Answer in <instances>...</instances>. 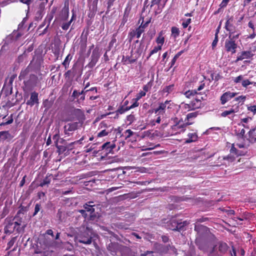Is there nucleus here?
<instances>
[{
	"label": "nucleus",
	"instance_id": "1",
	"mask_svg": "<svg viewBox=\"0 0 256 256\" xmlns=\"http://www.w3.org/2000/svg\"><path fill=\"white\" fill-rule=\"evenodd\" d=\"M93 233L90 228L84 227L81 228L80 233L75 237V242H77L84 244H89L92 242Z\"/></svg>",
	"mask_w": 256,
	"mask_h": 256
},
{
	"label": "nucleus",
	"instance_id": "2",
	"mask_svg": "<svg viewBox=\"0 0 256 256\" xmlns=\"http://www.w3.org/2000/svg\"><path fill=\"white\" fill-rule=\"evenodd\" d=\"M245 128H248L244 124H238L234 128V134L236 136L237 138L242 141L241 144H236V146L240 148H244L246 146V135H245Z\"/></svg>",
	"mask_w": 256,
	"mask_h": 256
},
{
	"label": "nucleus",
	"instance_id": "3",
	"mask_svg": "<svg viewBox=\"0 0 256 256\" xmlns=\"http://www.w3.org/2000/svg\"><path fill=\"white\" fill-rule=\"evenodd\" d=\"M164 34V32L163 31H161L158 33L155 40L156 45L150 50L148 58L162 50V46L165 42V38Z\"/></svg>",
	"mask_w": 256,
	"mask_h": 256
},
{
	"label": "nucleus",
	"instance_id": "4",
	"mask_svg": "<svg viewBox=\"0 0 256 256\" xmlns=\"http://www.w3.org/2000/svg\"><path fill=\"white\" fill-rule=\"evenodd\" d=\"M173 106L174 104L170 100H166L160 103L158 108L154 110V114L164 115L166 110L171 108Z\"/></svg>",
	"mask_w": 256,
	"mask_h": 256
},
{
	"label": "nucleus",
	"instance_id": "5",
	"mask_svg": "<svg viewBox=\"0 0 256 256\" xmlns=\"http://www.w3.org/2000/svg\"><path fill=\"white\" fill-rule=\"evenodd\" d=\"M192 122H186L184 123L182 120L178 123L176 124L172 125L171 128L174 134L180 133L184 132L186 130V127L192 124Z\"/></svg>",
	"mask_w": 256,
	"mask_h": 256
},
{
	"label": "nucleus",
	"instance_id": "6",
	"mask_svg": "<svg viewBox=\"0 0 256 256\" xmlns=\"http://www.w3.org/2000/svg\"><path fill=\"white\" fill-rule=\"evenodd\" d=\"M238 106H234L228 110L224 111L221 113L220 115L222 117H226L228 116L230 118H234L235 116V114L239 112Z\"/></svg>",
	"mask_w": 256,
	"mask_h": 256
},
{
	"label": "nucleus",
	"instance_id": "7",
	"mask_svg": "<svg viewBox=\"0 0 256 256\" xmlns=\"http://www.w3.org/2000/svg\"><path fill=\"white\" fill-rule=\"evenodd\" d=\"M237 94L236 92L230 91L224 92L220 97V102L222 104H224L226 102L230 100Z\"/></svg>",
	"mask_w": 256,
	"mask_h": 256
},
{
	"label": "nucleus",
	"instance_id": "8",
	"mask_svg": "<svg viewBox=\"0 0 256 256\" xmlns=\"http://www.w3.org/2000/svg\"><path fill=\"white\" fill-rule=\"evenodd\" d=\"M254 55L252 50L243 51L238 54L236 61L242 60L244 59L250 58Z\"/></svg>",
	"mask_w": 256,
	"mask_h": 256
},
{
	"label": "nucleus",
	"instance_id": "9",
	"mask_svg": "<svg viewBox=\"0 0 256 256\" xmlns=\"http://www.w3.org/2000/svg\"><path fill=\"white\" fill-rule=\"evenodd\" d=\"M78 126V123L72 122L64 126V131L66 134H69L70 132L76 130Z\"/></svg>",
	"mask_w": 256,
	"mask_h": 256
},
{
	"label": "nucleus",
	"instance_id": "10",
	"mask_svg": "<svg viewBox=\"0 0 256 256\" xmlns=\"http://www.w3.org/2000/svg\"><path fill=\"white\" fill-rule=\"evenodd\" d=\"M225 46L226 50L228 52H231L232 54L236 52V44L232 40H226V42Z\"/></svg>",
	"mask_w": 256,
	"mask_h": 256
},
{
	"label": "nucleus",
	"instance_id": "11",
	"mask_svg": "<svg viewBox=\"0 0 256 256\" xmlns=\"http://www.w3.org/2000/svg\"><path fill=\"white\" fill-rule=\"evenodd\" d=\"M198 105L194 106H190V104L182 103L180 105V110L184 113H186L188 111H190L192 110H194L195 109L198 108Z\"/></svg>",
	"mask_w": 256,
	"mask_h": 256
},
{
	"label": "nucleus",
	"instance_id": "12",
	"mask_svg": "<svg viewBox=\"0 0 256 256\" xmlns=\"http://www.w3.org/2000/svg\"><path fill=\"white\" fill-rule=\"evenodd\" d=\"M38 103V94L36 92H33L31 94L30 99L28 100L26 104L30 106H34Z\"/></svg>",
	"mask_w": 256,
	"mask_h": 256
},
{
	"label": "nucleus",
	"instance_id": "13",
	"mask_svg": "<svg viewBox=\"0 0 256 256\" xmlns=\"http://www.w3.org/2000/svg\"><path fill=\"white\" fill-rule=\"evenodd\" d=\"M155 118L152 120L151 124L152 125L154 126L156 124H159L164 118V115L160 114H155Z\"/></svg>",
	"mask_w": 256,
	"mask_h": 256
},
{
	"label": "nucleus",
	"instance_id": "14",
	"mask_svg": "<svg viewBox=\"0 0 256 256\" xmlns=\"http://www.w3.org/2000/svg\"><path fill=\"white\" fill-rule=\"evenodd\" d=\"M84 210H82L80 211V212L83 215H85L86 212H90V214H92L94 210L92 205L88 204H87L84 206Z\"/></svg>",
	"mask_w": 256,
	"mask_h": 256
},
{
	"label": "nucleus",
	"instance_id": "15",
	"mask_svg": "<svg viewBox=\"0 0 256 256\" xmlns=\"http://www.w3.org/2000/svg\"><path fill=\"white\" fill-rule=\"evenodd\" d=\"M69 10L68 8H64L62 10V14L60 17V22H64L68 18Z\"/></svg>",
	"mask_w": 256,
	"mask_h": 256
},
{
	"label": "nucleus",
	"instance_id": "16",
	"mask_svg": "<svg viewBox=\"0 0 256 256\" xmlns=\"http://www.w3.org/2000/svg\"><path fill=\"white\" fill-rule=\"evenodd\" d=\"M188 136V138L186 140V143L196 142L198 139V136L196 132L189 133Z\"/></svg>",
	"mask_w": 256,
	"mask_h": 256
},
{
	"label": "nucleus",
	"instance_id": "17",
	"mask_svg": "<svg viewBox=\"0 0 256 256\" xmlns=\"http://www.w3.org/2000/svg\"><path fill=\"white\" fill-rule=\"evenodd\" d=\"M113 128H107L106 129L102 130L98 134V137L102 138L107 136L109 133L111 132Z\"/></svg>",
	"mask_w": 256,
	"mask_h": 256
},
{
	"label": "nucleus",
	"instance_id": "18",
	"mask_svg": "<svg viewBox=\"0 0 256 256\" xmlns=\"http://www.w3.org/2000/svg\"><path fill=\"white\" fill-rule=\"evenodd\" d=\"M10 134L8 131H2L0 132V140H5L6 139L10 138Z\"/></svg>",
	"mask_w": 256,
	"mask_h": 256
},
{
	"label": "nucleus",
	"instance_id": "19",
	"mask_svg": "<svg viewBox=\"0 0 256 256\" xmlns=\"http://www.w3.org/2000/svg\"><path fill=\"white\" fill-rule=\"evenodd\" d=\"M248 141L250 142H256V132L252 134L251 136L250 134V131L248 133V136H246V142Z\"/></svg>",
	"mask_w": 256,
	"mask_h": 256
},
{
	"label": "nucleus",
	"instance_id": "20",
	"mask_svg": "<svg viewBox=\"0 0 256 256\" xmlns=\"http://www.w3.org/2000/svg\"><path fill=\"white\" fill-rule=\"evenodd\" d=\"M228 246L226 243H221L219 244L218 250L220 254L224 253L226 251Z\"/></svg>",
	"mask_w": 256,
	"mask_h": 256
},
{
	"label": "nucleus",
	"instance_id": "21",
	"mask_svg": "<svg viewBox=\"0 0 256 256\" xmlns=\"http://www.w3.org/2000/svg\"><path fill=\"white\" fill-rule=\"evenodd\" d=\"M98 56L97 54H95L94 52H92V60L90 64L94 66L96 64L98 59Z\"/></svg>",
	"mask_w": 256,
	"mask_h": 256
},
{
	"label": "nucleus",
	"instance_id": "22",
	"mask_svg": "<svg viewBox=\"0 0 256 256\" xmlns=\"http://www.w3.org/2000/svg\"><path fill=\"white\" fill-rule=\"evenodd\" d=\"M196 94L197 92L195 90H191L186 92L184 94L186 97L190 98L192 96H194Z\"/></svg>",
	"mask_w": 256,
	"mask_h": 256
},
{
	"label": "nucleus",
	"instance_id": "23",
	"mask_svg": "<svg viewBox=\"0 0 256 256\" xmlns=\"http://www.w3.org/2000/svg\"><path fill=\"white\" fill-rule=\"evenodd\" d=\"M247 110L248 112H252L253 114H256V105H248Z\"/></svg>",
	"mask_w": 256,
	"mask_h": 256
},
{
	"label": "nucleus",
	"instance_id": "24",
	"mask_svg": "<svg viewBox=\"0 0 256 256\" xmlns=\"http://www.w3.org/2000/svg\"><path fill=\"white\" fill-rule=\"evenodd\" d=\"M172 34L174 37H177L180 34V30L178 28L176 27H172Z\"/></svg>",
	"mask_w": 256,
	"mask_h": 256
},
{
	"label": "nucleus",
	"instance_id": "25",
	"mask_svg": "<svg viewBox=\"0 0 256 256\" xmlns=\"http://www.w3.org/2000/svg\"><path fill=\"white\" fill-rule=\"evenodd\" d=\"M182 120V119L178 118L176 117L172 118L170 120V123L172 125H174L178 124V122Z\"/></svg>",
	"mask_w": 256,
	"mask_h": 256
},
{
	"label": "nucleus",
	"instance_id": "26",
	"mask_svg": "<svg viewBox=\"0 0 256 256\" xmlns=\"http://www.w3.org/2000/svg\"><path fill=\"white\" fill-rule=\"evenodd\" d=\"M244 76L242 75H240L239 76L233 78V81L234 83L238 84L240 82H242L244 80Z\"/></svg>",
	"mask_w": 256,
	"mask_h": 256
},
{
	"label": "nucleus",
	"instance_id": "27",
	"mask_svg": "<svg viewBox=\"0 0 256 256\" xmlns=\"http://www.w3.org/2000/svg\"><path fill=\"white\" fill-rule=\"evenodd\" d=\"M198 116L197 112H192L188 114L186 116V118L188 120H192L193 118H195Z\"/></svg>",
	"mask_w": 256,
	"mask_h": 256
},
{
	"label": "nucleus",
	"instance_id": "28",
	"mask_svg": "<svg viewBox=\"0 0 256 256\" xmlns=\"http://www.w3.org/2000/svg\"><path fill=\"white\" fill-rule=\"evenodd\" d=\"M190 104V106H194L198 105V108L200 106L201 102H200V100H198L197 98H196L195 100L194 101L192 102Z\"/></svg>",
	"mask_w": 256,
	"mask_h": 256
},
{
	"label": "nucleus",
	"instance_id": "29",
	"mask_svg": "<svg viewBox=\"0 0 256 256\" xmlns=\"http://www.w3.org/2000/svg\"><path fill=\"white\" fill-rule=\"evenodd\" d=\"M72 20V18L68 22L64 23L62 24V28L64 30H67L70 25V24Z\"/></svg>",
	"mask_w": 256,
	"mask_h": 256
},
{
	"label": "nucleus",
	"instance_id": "30",
	"mask_svg": "<svg viewBox=\"0 0 256 256\" xmlns=\"http://www.w3.org/2000/svg\"><path fill=\"white\" fill-rule=\"evenodd\" d=\"M234 100L236 101H238V102H242V104L246 100V96H240L236 98Z\"/></svg>",
	"mask_w": 256,
	"mask_h": 256
},
{
	"label": "nucleus",
	"instance_id": "31",
	"mask_svg": "<svg viewBox=\"0 0 256 256\" xmlns=\"http://www.w3.org/2000/svg\"><path fill=\"white\" fill-rule=\"evenodd\" d=\"M191 22V18L184 20L182 22V26L184 28H186L188 24Z\"/></svg>",
	"mask_w": 256,
	"mask_h": 256
},
{
	"label": "nucleus",
	"instance_id": "32",
	"mask_svg": "<svg viewBox=\"0 0 256 256\" xmlns=\"http://www.w3.org/2000/svg\"><path fill=\"white\" fill-rule=\"evenodd\" d=\"M174 88V85H170L168 86H166L164 88L163 91L165 92L170 93V92Z\"/></svg>",
	"mask_w": 256,
	"mask_h": 256
},
{
	"label": "nucleus",
	"instance_id": "33",
	"mask_svg": "<svg viewBox=\"0 0 256 256\" xmlns=\"http://www.w3.org/2000/svg\"><path fill=\"white\" fill-rule=\"evenodd\" d=\"M134 120V115L130 114L126 117V122L128 124H132Z\"/></svg>",
	"mask_w": 256,
	"mask_h": 256
},
{
	"label": "nucleus",
	"instance_id": "34",
	"mask_svg": "<svg viewBox=\"0 0 256 256\" xmlns=\"http://www.w3.org/2000/svg\"><path fill=\"white\" fill-rule=\"evenodd\" d=\"M146 96V92L141 91L136 96V100H140L142 96Z\"/></svg>",
	"mask_w": 256,
	"mask_h": 256
},
{
	"label": "nucleus",
	"instance_id": "35",
	"mask_svg": "<svg viewBox=\"0 0 256 256\" xmlns=\"http://www.w3.org/2000/svg\"><path fill=\"white\" fill-rule=\"evenodd\" d=\"M251 84H252V82L248 80H244L242 82V85L244 88Z\"/></svg>",
	"mask_w": 256,
	"mask_h": 256
},
{
	"label": "nucleus",
	"instance_id": "36",
	"mask_svg": "<svg viewBox=\"0 0 256 256\" xmlns=\"http://www.w3.org/2000/svg\"><path fill=\"white\" fill-rule=\"evenodd\" d=\"M138 100H136V98H134L132 100L133 104L130 106L128 109L133 108H134L137 107L139 105V103L138 102Z\"/></svg>",
	"mask_w": 256,
	"mask_h": 256
},
{
	"label": "nucleus",
	"instance_id": "37",
	"mask_svg": "<svg viewBox=\"0 0 256 256\" xmlns=\"http://www.w3.org/2000/svg\"><path fill=\"white\" fill-rule=\"evenodd\" d=\"M230 2V0H222L220 4V8H225L228 2Z\"/></svg>",
	"mask_w": 256,
	"mask_h": 256
},
{
	"label": "nucleus",
	"instance_id": "38",
	"mask_svg": "<svg viewBox=\"0 0 256 256\" xmlns=\"http://www.w3.org/2000/svg\"><path fill=\"white\" fill-rule=\"evenodd\" d=\"M12 224H10L8 226H6L4 228V232L6 234L8 233H12V230H9L10 228V226Z\"/></svg>",
	"mask_w": 256,
	"mask_h": 256
},
{
	"label": "nucleus",
	"instance_id": "39",
	"mask_svg": "<svg viewBox=\"0 0 256 256\" xmlns=\"http://www.w3.org/2000/svg\"><path fill=\"white\" fill-rule=\"evenodd\" d=\"M124 133L126 138L131 136L134 134L133 132L130 130H127Z\"/></svg>",
	"mask_w": 256,
	"mask_h": 256
},
{
	"label": "nucleus",
	"instance_id": "40",
	"mask_svg": "<svg viewBox=\"0 0 256 256\" xmlns=\"http://www.w3.org/2000/svg\"><path fill=\"white\" fill-rule=\"evenodd\" d=\"M112 130L114 131V132H116V136H120L122 129L120 127H118L117 128H113Z\"/></svg>",
	"mask_w": 256,
	"mask_h": 256
},
{
	"label": "nucleus",
	"instance_id": "41",
	"mask_svg": "<svg viewBox=\"0 0 256 256\" xmlns=\"http://www.w3.org/2000/svg\"><path fill=\"white\" fill-rule=\"evenodd\" d=\"M70 56V54L66 56V58L64 62L62 63L63 65L64 66L66 67V65L69 64V62L70 60V59L69 58Z\"/></svg>",
	"mask_w": 256,
	"mask_h": 256
},
{
	"label": "nucleus",
	"instance_id": "42",
	"mask_svg": "<svg viewBox=\"0 0 256 256\" xmlns=\"http://www.w3.org/2000/svg\"><path fill=\"white\" fill-rule=\"evenodd\" d=\"M230 153L234 154H239V153L236 151V148L234 147V145L233 144L230 149Z\"/></svg>",
	"mask_w": 256,
	"mask_h": 256
},
{
	"label": "nucleus",
	"instance_id": "43",
	"mask_svg": "<svg viewBox=\"0 0 256 256\" xmlns=\"http://www.w3.org/2000/svg\"><path fill=\"white\" fill-rule=\"evenodd\" d=\"M251 120V118H242L240 122V124H244L248 123L249 122V120Z\"/></svg>",
	"mask_w": 256,
	"mask_h": 256
},
{
	"label": "nucleus",
	"instance_id": "44",
	"mask_svg": "<svg viewBox=\"0 0 256 256\" xmlns=\"http://www.w3.org/2000/svg\"><path fill=\"white\" fill-rule=\"evenodd\" d=\"M40 210V206L38 204H36V205L35 208H34V215L36 214L39 212Z\"/></svg>",
	"mask_w": 256,
	"mask_h": 256
},
{
	"label": "nucleus",
	"instance_id": "45",
	"mask_svg": "<svg viewBox=\"0 0 256 256\" xmlns=\"http://www.w3.org/2000/svg\"><path fill=\"white\" fill-rule=\"evenodd\" d=\"M12 122H13V119H12V118H11L8 121H7L6 122L0 124V125L2 126V125H6V124H10Z\"/></svg>",
	"mask_w": 256,
	"mask_h": 256
},
{
	"label": "nucleus",
	"instance_id": "46",
	"mask_svg": "<svg viewBox=\"0 0 256 256\" xmlns=\"http://www.w3.org/2000/svg\"><path fill=\"white\" fill-rule=\"evenodd\" d=\"M142 32L140 30H137L136 31V36L137 38H139L141 35Z\"/></svg>",
	"mask_w": 256,
	"mask_h": 256
},
{
	"label": "nucleus",
	"instance_id": "47",
	"mask_svg": "<svg viewBox=\"0 0 256 256\" xmlns=\"http://www.w3.org/2000/svg\"><path fill=\"white\" fill-rule=\"evenodd\" d=\"M21 2L26 4L28 5H29L31 2V0H20Z\"/></svg>",
	"mask_w": 256,
	"mask_h": 256
},
{
	"label": "nucleus",
	"instance_id": "48",
	"mask_svg": "<svg viewBox=\"0 0 256 256\" xmlns=\"http://www.w3.org/2000/svg\"><path fill=\"white\" fill-rule=\"evenodd\" d=\"M230 20H228L226 23V26H225V27H226V28L228 30H229V24H230Z\"/></svg>",
	"mask_w": 256,
	"mask_h": 256
},
{
	"label": "nucleus",
	"instance_id": "49",
	"mask_svg": "<svg viewBox=\"0 0 256 256\" xmlns=\"http://www.w3.org/2000/svg\"><path fill=\"white\" fill-rule=\"evenodd\" d=\"M255 132H256V127L252 129V130H250V136H251L252 134L254 133Z\"/></svg>",
	"mask_w": 256,
	"mask_h": 256
},
{
	"label": "nucleus",
	"instance_id": "50",
	"mask_svg": "<svg viewBox=\"0 0 256 256\" xmlns=\"http://www.w3.org/2000/svg\"><path fill=\"white\" fill-rule=\"evenodd\" d=\"M227 212H228V215H232V214H234V210H228L227 211Z\"/></svg>",
	"mask_w": 256,
	"mask_h": 256
},
{
	"label": "nucleus",
	"instance_id": "51",
	"mask_svg": "<svg viewBox=\"0 0 256 256\" xmlns=\"http://www.w3.org/2000/svg\"><path fill=\"white\" fill-rule=\"evenodd\" d=\"M217 42H218V40L216 38L212 42V46H214L216 44Z\"/></svg>",
	"mask_w": 256,
	"mask_h": 256
},
{
	"label": "nucleus",
	"instance_id": "52",
	"mask_svg": "<svg viewBox=\"0 0 256 256\" xmlns=\"http://www.w3.org/2000/svg\"><path fill=\"white\" fill-rule=\"evenodd\" d=\"M128 16V14H126V12H124V21L125 22L127 20V18Z\"/></svg>",
	"mask_w": 256,
	"mask_h": 256
},
{
	"label": "nucleus",
	"instance_id": "53",
	"mask_svg": "<svg viewBox=\"0 0 256 256\" xmlns=\"http://www.w3.org/2000/svg\"><path fill=\"white\" fill-rule=\"evenodd\" d=\"M204 88V84H201L198 88V91H200V90H202V89H203Z\"/></svg>",
	"mask_w": 256,
	"mask_h": 256
},
{
	"label": "nucleus",
	"instance_id": "54",
	"mask_svg": "<svg viewBox=\"0 0 256 256\" xmlns=\"http://www.w3.org/2000/svg\"><path fill=\"white\" fill-rule=\"evenodd\" d=\"M182 52H180L174 56V60H176L181 54Z\"/></svg>",
	"mask_w": 256,
	"mask_h": 256
},
{
	"label": "nucleus",
	"instance_id": "55",
	"mask_svg": "<svg viewBox=\"0 0 256 256\" xmlns=\"http://www.w3.org/2000/svg\"><path fill=\"white\" fill-rule=\"evenodd\" d=\"M143 89H144V91H143V92H148V86H144V88H143Z\"/></svg>",
	"mask_w": 256,
	"mask_h": 256
},
{
	"label": "nucleus",
	"instance_id": "56",
	"mask_svg": "<svg viewBox=\"0 0 256 256\" xmlns=\"http://www.w3.org/2000/svg\"><path fill=\"white\" fill-rule=\"evenodd\" d=\"M84 140V137H82L80 140L76 141L74 142V144H77L80 142Z\"/></svg>",
	"mask_w": 256,
	"mask_h": 256
},
{
	"label": "nucleus",
	"instance_id": "57",
	"mask_svg": "<svg viewBox=\"0 0 256 256\" xmlns=\"http://www.w3.org/2000/svg\"><path fill=\"white\" fill-rule=\"evenodd\" d=\"M47 234H50V235H52L53 234V232L52 231V230H49L47 231Z\"/></svg>",
	"mask_w": 256,
	"mask_h": 256
},
{
	"label": "nucleus",
	"instance_id": "58",
	"mask_svg": "<svg viewBox=\"0 0 256 256\" xmlns=\"http://www.w3.org/2000/svg\"><path fill=\"white\" fill-rule=\"evenodd\" d=\"M248 26L249 27L251 28H252L254 29V25L251 22H248Z\"/></svg>",
	"mask_w": 256,
	"mask_h": 256
},
{
	"label": "nucleus",
	"instance_id": "59",
	"mask_svg": "<svg viewBox=\"0 0 256 256\" xmlns=\"http://www.w3.org/2000/svg\"><path fill=\"white\" fill-rule=\"evenodd\" d=\"M167 55H168V52H164L162 55L163 59H164L165 58H166V57L167 56Z\"/></svg>",
	"mask_w": 256,
	"mask_h": 256
},
{
	"label": "nucleus",
	"instance_id": "60",
	"mask_svg": "<svg viewBox=\"0 0 256 256\" xmlns=\"http://www.w3.org/2000/svg\"><path fill=\"white\" fill-rule=\"evenodd\" d=\"M110 144V142H106V143L104 144L102 146V148H104L108 146Z\"/></svg>",
	"mask_w": 256,
	"mask_h": 256
},
{
	"label": "nucleus",
	"instance_id": "61",
	"mask_svg": "<svg viewBox=\"0 0 256 256\" xmlns=\"http://www.w3.org/2000/svg\"><path fill=\"white\" fill-rule=\"evenodd\" d=\"M68 250H71L72 249V244H70L68 247L67 248Z\"/></svg>",
	"mask_w": 256,
	"mask_h": 256
},
{
	"label": "nucleus",
	"instance_id": "62",
	"mask_svg": "<svg viewBox=\"0 0 256 256\" xmlns=\"http://www.w3.org/2000/svg\"><path fill=\"white\" fill-rule=\"evenodd\" d=\"M176 60H174V57L173 58L172 61V66L174 65L176 62Z\"/></svg>",
	"mask_w": 256,
	"mask_h": 256
},
{
	"label": "nucleus",
	"instance_id": "63",
	"mask_svg": "<svg viewBox=\"0 0 256 256\" xmlns=\"http://www.w3.org/2000/svg\"><path fill=\"white\" fill-rule=\"evenodd\" d=\"M136 52H138V53L139 54H141L142 52V48H139L138 49Z\"/></svg>",
	"mask_w": 256,
	"mask_h": 256
},
{
	"label": "nucleus",
	"instance_id": "64",
	"mask_svg": "<svg viewBox=\"0 0 256 256\" xmlns=\"http://www.w3.org/2000/svg\"><path fill=\"white\" fill-rule=\"evenodd\" d=\"M232 256H236V252L234 249H233V254H232Z\"/></svg>",
	"mask_w": 256,
	"mask_h": 256
}]
</instances>
